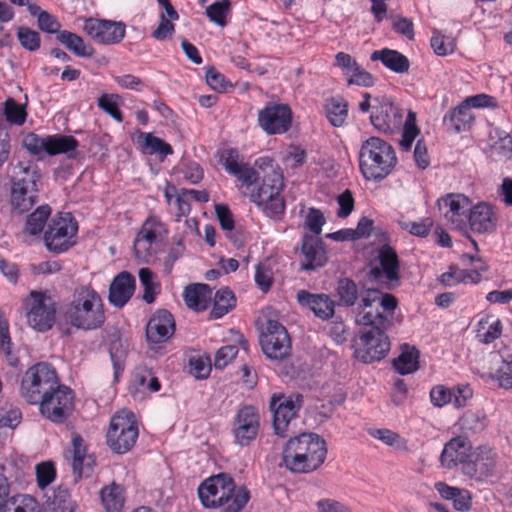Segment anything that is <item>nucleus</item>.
Wrapping results in <instances>:
<instances>
[{
  "instance_id": "nucleus-27",
  "label": "nucleus",
  "mask_w": 512,
  "mask_h": 512,
  "mask_svg": "<svg viewBox=\"0 0 512 512\" xmlns=\"http://www.w3.org/2000/svg\"><path fill=\"white\" fill-rule=\"evenodd\" d=\"M445 208L444 216L456 229L467 232V219L470 212V201L460 194H448L439 201Z\"/></svg>"
},
{
  "instance_id": "nucleus-60",
  "label": "nucleus",
  "mask_w": 512,
  "mask_h": 512,
  "mask_svg": "<svg viewBox=\"0 0 512 512\" xmlns=\"http://www.w3.org/2000/svg\"><path fill=\"white\" fill-rule=\"evenodd\" d=\"M498 139L492 145V152L500 159H509L512 156V137L504 131H497Z\"/></svg>"
},
{
  "instance_id": "nucleus-31",
  "label": "nucleus",
  "mask_w": 512,
  "mask_h": 512,
  "mask_svg": "<svg viewBox=\"0 0 512 512\" xmlns=\"http://www.w3.org/2000/svg\"><path fill=\"white\" fill-rule=\"evenodd\" d=\"M163 229L164 225L158 217L149 216L136 235L133 246L135 255L142 257L145 252H148Z\"/></svg>"
},
{
  "instance_id": "nucleus-10",
  "label": "nucleus",
  "mask_w": 512,
  "mask_h": 512,
  "mask_svg": "<svg viewBox=\"0 0 512 512\" xmlns=\"http://www.w3.org/2000/svg\"><path fill=\"white\" fill-rule=\"evenodd\" d=\"M23 147L29 154L42 157L44 154L55 156L66 154L69 159L76 157L79 146L78 140L71 135H46L40 136L34 132L28 133L22 141Z\"/></svg>"
},
{
  "instance_id": "nucleus-13",
  "label": "nucleus",
  "mask_w": 512,
  "mask_h": 512,
  "mask_svg": "<svg viewBox=\"0 0 512 512\" xmlns=\"http://www.w3.org/2000/svg\"><path fill=\"white\" fill-rule=\"evenodd\" d=\"M292 121L293 112L287 103L269 101L257 113L258 126L269 136L287 133Z\"/></svg>"
},
{
  "instance_id": "nucleus-28",
  "label": "nucleus",
  "mask_w": 512,
  "mask_h": 512,
  "mask_svg": "<svg viewBox=\"0 0 512 512\" xmlns=\"http://www.w3.org/2000/svg\"><path fill=\"white\" fill-rule=\"evenodd\" d=\"M297 301L300 306L310 309L321 320H328L334 316L335 302L327 294H313L300 290L297 292Z\"/></svg>"
},
{
  "instance_id": "nucleus-36",
  "label": "nucleus",
  "mask_w": 512,
  "mask_h": 512,
  "mask_svg": "<svg viewBox=\"0 0 512 512\" xmlns=\"http://www.w3.org/2000/svg\"><path fill=\"white\" fill-rule=\"evenodd\" d=\"M475 121V116L463 100L451 109L443 118L444 124H448L455 133L468 131Z\"/></svg>"
},
{
  "instance_id": "nucleus-38",
  "label": "nucleus",
  "mask_w": 512,
  "mask_h": 512,
  "mask_svg": "<svg viewBox=\"0 0 512 512\" xmlns=\"http://www.w3.org/2000/svg\"><path fill=\"white\" fill-rule=\"evenodd\" d=\"M461 436L468 438L469 436L480 434L485 430L488 424L486 414L481 411L467 410L458 420Z\"/></svg>"
},
{
  "instance_id": "nucleus-53",
  "label": "nucleus",
  "mask_w": 512,
  "mask_h": 512,
  "mask_svg": "<svg viewBox=\"0 0 512 512\" xmlns=\"http://www.w3.org/2000/svg\"><path fill=\"white\" fill-rule=\"evenodd\" d=\"M403 125V132H402V139L400 141V145L403 150L409 151L412 147V144L419 134V128L416 125V118L415 114L411 111H409L407 119L402 124Z\"/></svg>"
},
{
  "instance_id": "nucleus-57",
  "label": "nucleus",
  "mask_w": 512,
  "mask_h": 512,
  "mask_svg": "<svg viewBox=\"0 0 512 512\" xmlns=\"http://www.w3.org/2000/svg\"><path fill=\"white\" fill-rule=\"evenodd\" d=\"M388 18L392 22V29L399 35L406 37L409 40L414 39V24L410 18L402 15H395L390 13Z\"/></svg>"
},
{
  "instance_id": "nucleus-48",
  "label": "nucleus",
  "mask_w": 512,
  "mask_h": 512,
  "mask_svg": "<svg viewBox=\"0 0 512 512\" xmlns=\"http://www.w3.org/2000/svg\"><path fill=\"white\" fill-rule=\"evenodd\" d=\"M51 214L49 205H41L34 212H32L26 219L25 233L29 235L40 234Z\"/></svg>"
},
{
  "instance_id": "nucleus-39",
  "label": "nucleus",
  "mask_w": 512,
  "mask_h": 512,
  "mask_svg": "<svg viewBox=\"0 0 512 512\" xmlns=\"http://www.w3.org/2000/svg\"><path fill=\"white\" fill-rule=\"evenodd\" d=\"M100 498L106 512H121L125 504L126 491L123 485L112 482L100 490Z\"/></svg>"
},
{
  "instance_id": "nucleus-22",
  "label": "nucleus",
  "mask_w": 512,
  "mask_h": 512,
  "mask_svg": "<svg viewBox=\"0 0 512 512\" xmlns=\"http://www.w3.org/2000/svg\"><path fill=\"white\" fill-rule=\"evenodd\" d=\"M219 163L224 170L235 177L242 186L249 189L257 180V170L243 162L236 148H227L220 152Z\"/></svg>"
},
{
  "instance_id": "nucleus-30",
  "label": "nucleus",
  "mask_w": 512,
  "mask_h": 512,
  "mask_svg": "<svg viewBox=\"0 0 512 512\" xmlns=\"http://www.w3.org/2000/svg\"><path fill=\"white\" fill-rule=\"evenodd\" d=\"M41 179L42 173L39 166L31 160H23L13 166L10 186L39 188Z\"/></svg>"
},
{
  "instance_id": "nucleus-47",
  "label": "nucleus",
  "mask_w": 512,
  "mask_h": 512,
  "mask_svg": "<svg viewBox=\"0 0 512 512\" xmlns=\"http://www.w3.org/2000/svg\"><path fill=\"white\" fill-rule=\"evenodd\" d=\"M140 283L143 287L142 299L151 304L155 301L157 295L160 293L161 285L156 280V275L151 269L144 267L138 272Z\"/></svg>"
},
{
  "instance_id": "nucleus-33",
  "label": "nucleus",
  "mask_w": 512,
  "mask_h": 512,
  "mask_svg": "<svg viewBox=\"0 0 512 512\" xmlns=\"http://www.w3.org/2000/svg\"><path fill=\"white\" fill-rule=\"evenodd\" d=\"M370 60L373 62L380 61L387 69L397 74L407 73L410 68L407 56L394 49L375 50L371 53Z\"/></svg>"
},
{
  "instance_id": "nucleus-5",
  "label": "nucleus",
  "mask_w": 512,
  "mask_h": 512,
  "mask_svg": "<svg viewBox=\"0 0 512 512\" xmlns=\"http://www.w3.org/2000/svg\"><path fill=\"white\" fill-rule=\"evenodd\" d=\"M357 322L364 326V330L356 343L355 356L363 363L380 361L390 351V340L386 334L391 325L390 319L376 308L375 312L359 315Z\"/></svg>"
},
{
  "instance_id": "nucleus-42",
  "label": "nucleus",
  "mask_w": 512,
  "mask_h": 512,
  "mask_svg": "<svg viewBox=\"0 0 512 512\" xmlns=\"http://www.w3.org/2000/svg\"><path fill=\"white\" fill-rule=\"evenodd\" d=\"M59 43L65 46L78 57H92L95 50L92 45L85 43L84 39L76 33L68 30H62L56 35Z\"/></svg>"
},
{
  "instance_id": "nucleus-12",
  "label": "nucleus",
  "mask_w": 512,
  "mask_h": 512,
  "mask_svg": "<svg viewBox=\"0 0 512 512\" xmlns=\"http://www.w3.org/2000/svg\"><path fill=\"white\" fill-rule=\"evenodd\" d=\"M74 399V391L60 382L36 405L45 419L54 424H63L74 410Z\"/></svg>"
},
{
  "instance_id": "nucleus-1",
  "label": "nucleus",
  "mask_w": 512,
  "mask_h": 512,
  "mask_svg": "<svg viewBox=\"0 0 512 512\" xmlns=\"http://www.w3.org/2000/svg\"><path fill=\"white\" fill-rule=\"evenodd\" d=\"M257 180L247 189L251 202L268 217L280 219L285 213V200L282 196L284 187L280 168L271 157H259L255 161Z\"/></svg>"
},
{
  "instance_id": "nucleus-55",
  "label": "nucleus",
  "mask_w": 512,
  "mask_h": 512,
  "mask_svg": "<svg viewBox=\"0 0 512 512\" xmlns=\"http://www.w3.org/2000/svg\"><path fill=\"white\" fill-rule=\"evenodd\" d=\"M117 94H102L97 101L98 107L105 113L110 115L114 120L121 123L123 121V114L119 109Z\"/></svg>"
},
{
  "instance_id": "nucleus-34",
  "label": "nucleus",
  "mask_w": 512,
  "mask_h": 512,
  "mask_svg": "<svg viewBox=\"0 0 512 512\" xmlns=\"http://www.w3.org/2000/svg\"><path fill=\"white\" fill-rule=\"evenodd\" d=\"M183 298L188 308L202 312L208 308L212 299V290L207 284H190L185 288Z\"/></svg>"
},
{
  "instance_id": "nucleus-29",
  "label": "nucleus",
  "mask_w": 512,
  "mask_h": 512,
  "mask_svg": "<svg viewBox=\"0 0 512 512\" xmlns=\"http://www.w3.org/2000/svg\"><path fill=\"white\" fill-rule=\"evenodd\" d=\"M135 277L127 271L117 274L109 286L108 300L115 307L122 308L133 296Z\"/></svg>"
},
{
  "instance_id": "nucleus-35",
  "label": "nucleus",
  "mask_w": 512,
  "mask_h": 512,
  "mask_svg": "<svg viewBox=\"0 0 512 512\" xmlns=\"http://www.w3.org/2000/svg\"><path fill=\"white\" fill-rule=\"evenodd\" d=\"M476 339L483 344H491L497 340L503 332V323L493 314L481 316L476 324Z\"/></svg>"
},
{
  "instance_id": "nucleus-23",
  "label": "nucleus",
  "mask_w": 512,
  "mask_h": 512,
  "mask_svg": "<svg viewBox=\"0 0 512 512\" xmlns=\"http://www.w3.org/2000/svg\"><path fill=\"white\" fill-rule=\"evenodd\" d=\"M403 110L390 99L384 98L374 108L370 119L379 132L391 134L400 129L403 124Z\"/></svg>"
},
{
  "instance_id": "nucleus-3",
  "label": "nucleus",
  "mask_w": 512,
  "mask_h": 512,
  "mask_svg": "<svg viewBox=\"0 0 512 512\" xmlns=\"http://www.w3.org/2000/svg\"><path fill=\"white\" fill-rule=\"evenodd\" d=\"M327 444L316 433L291 437L282 450V462L292 473L308 474L318 470L327 457Z\"/></svg>"
},
{
  "instance_id": "nucleus-58",
  "label": "nucleus",
  "mask_w": 512,
  "mask_h": 512,
  "mask_svg": "<svg viewBox=\"0 0 512 512\" xmlns=\"http://www.w3.org/2000/svg\"><path fill=\"white\" fill-rule=\"evenodd\" d=\"M326 220L323 213L317 208H309L305 217L303 227L309 230L313 236H319L322 232V227Z\"/></svg>"
},
{
  "instance_id": "nucleus-16",
  "label": "nucleus",
  "mask_w": 512,
  "mask_h": 512,
  "mask_svg": "<svg viewBox=\"0 0 512 512\" xmlns=\"http://www.w3.org/2000/svg\"><path fill=\"white\" fill-rule=\"evenodd\" d=\"M82 30L91 40L102 45L118 44L126 34V26L123 22L93 17L83 19Z\"/></svg>"
},
{
  "instance_id": "nucleus-45",
  "label": "nucleus",
  "mask_w": 512,
  "mask_h": 512,
  "mask_svg": "<svg viewBox=\"0 0 512 512\" xmlns=\"http://www.w3.org/2000/svg\"><path fill=\"white\" fill-rule=\"evenodd\" d=\"M236 306V298L228 287L220 288L214 295L210 319H220Z\"/></svg>"
},
{
  "instance_id": "nucleus-62",
  "label": "nucleus",
  "mask_w": 512,
  "mask_h": 512,
  "mask_svg": "<svg viewBox=\"0 0 512 512\" xmlns=\"http://www.w3.org/2000/svg\"><path fill=\"white\" fill-rule=\"evenodd\" d=\"M189 372L197 379H206L211 372L209 357H191L189 360Z\"/></svg>"
},
{
  "instance_id": "nucleus-17",
  "label": "nucleus",
  "mask_w": 512,
  "mask_h": 512,
  "mask_svg": "<svg viewBox=\"0 0 512 512\" xmlns=\"http://www.w3.org/2000/svg\"><path fill=\"white\" fill-rule=\"evenodd\" d=\"M260 427V415L257 408L244 405L237 411L232 422L234 441L240 446H248L256 439Z\"/></svg>"
},
{
  "instance_id": "nucleus-7",
  "label": "nucleus",
  "mask_w": 512,
  "mask_h": 512,
  "mask_svg": "<svg viewBox=\"0 0 512 512\" xmlns=\"http://www.w3.org/2000/svg\"><path fill=\"white\" fill-rule=\"evenodd\" d=\"M60 382L58 373L51 363L38 362L22 375L19 392L28 404L36 405Z\"/></svg>"
},
{
  "instance_id": "nucleus-52",
  "label": "nucleus",
  "mask_w": 512,
  "mask_h": 512,
  "mask_svg": "<svg viewBox=\"0 0 512 512\" xmlns=\"http://www.w3.org/2000/svg\"><path fill=\"white\" fill-rule=\"evenodd\" d=\"M230 5L229 0L213 2L206 8V15L211 22L220 27H224L227 24L226 18L230 10Z\"/></svg>"
},
{
  "instance_id": "nucleus-20",
  "label": "nucleus",
  "mask_w": 512,
  "mask_h": 512,
  "mask_svg": "<svg viewBox=\"0 0 512 512\" xmlns=\"http://www.w3.org/2000/svg\"><path fill=\"white\" fill-rule=\"evenodd\" d=\"M328 253L324 241L305 233L301 238L299 266L303 271H314L326 265Z\"/></svg>"
},
{
  "instance_id": "nucleus-32",
  "label": "nucleus",
  "mask_w": 512,
  "mask_h": 512,
  "mask_svg": "<svg viewBox=\"0 0 512 512\" xmlns=\"http://www.w3.org/2000/svg\"><path fill=\"white\" fill-rule=\"evenodd\" d=\"M161 383L151 368L145 365L137 366L132 374L130 390L135 397L138 392L155 393L160 391Z\"/></svg>"
},
{
  "instance_id": "nucleus-4",
  "label": "nucleus",
  "mask_w": 512,
  "mask_h": 512,
  "mask_svg": "<svg viewBox=\"0 0 512 512\" xmlns=\"http://www.w3.org/2000/svg\"><path fill=\"white\" fill-rule=\"evenodd\" d=\"M197 492L205 508H219L220 512H240L250 499L249 490L245 486L237 487L234 479L225 473L205 479Z\"/></svg>"
},
{
  "instance_id": "nucleus-14",
  "label": "nucleus",
  "mask_w": 512,
  "mask_h": 512,
  "mask_svg": "<svg viewBox=\"0 0 512 512\" xmlns=\"http://www.w3.org/2000/svg\"><path fill=\"white\" fill-rule=\"evenodd\" d=\"M303 404L301 394L288 396L274 394L270 401V409L273 412V427L275 433L281 437H287L291 422L296 419Z\"/></svg>"
},
{
  "instance_id": "nucleus-18",
  "label": "nucleus",
  "mask_w": 512,
  "mask_h": 512,
  "mask_svg": "<svg viewBox=\"0 0 512 512\" xmlns=\"http://www.w3.org/2000/svg\"><path fill=\"white\" fill-rule=\"evenodd\" d=\"M497 464L496 452L488 446L476 447L464 464L463 474L478 482L491 477Z\"/></svg>"
},
{
  "instance_id": "nucleus-15",
  "label": "nucleus",
  "mask_w": 512,
  "mask_h": 512,
  "mask_svg": "<svg viewBox=\"0 0 512 512\" xmlns=\"http://www.w3.org/2000/svg\"><path fill=\"white\" fill-rule=\"evenodd\" d=\"M263 353L270 359L282 360L290 355L291 339L286 328L276 320H268L260 335Z\"/></svg>"
},
{
  "instance_id": "nucleus-21",
  "label": "nucleus",
  "mask_w": 512,
  "mask_h": 512,
  "mask_svg": "<svg viewBox=\"0 0 512 512\" xmlns=\"http://www.w3.org/2000/svg\"><path fill=\"white\" fill-rule=\"evenodd\" d=\"M377 260L379 266L371 267L370 275L375 280L384 278L385 282L389 284V288L398 285L401 274L400 260L396 250L389 244H383L378 249Z\"/></svg>"
},
{
  "instance_id": "nucleus-9",
  "label": "nucleus",
  "mask_w": 512,
  "mask_h": 512,
  "mask_svg": "<svg viewBox=\"0 0 512 512\" xmlns=\"http://www.w3.org/2000/svg\"><path fill=\"white\" fill-rule=\"evenodd\" d=\"M27 322L39 332L50 330L56 321L57 302L47 291H30L23 301Z\"/></svg>"
},
{
  "instance_id": "nucleus-2",
  "label": "nucleus",
  "mask_w": 512,
  "mask_h": 512,
  "mask_svg": "<svg viewBox=\"0 0 512 512\" xmlns=\"http://www.w3.org/2000/svg\"><path fill=\"white\" fill-rule=\"evenodd\" d=\"M63 316L76 329H100L106 322L104 300L91 284L79 285L74 288L71 299L65 304Z\"/></svg>"
},
{
  "instance_id": "nucleus-54",
  "label": "nucleus",
  "mask_w": 512,
  "mask_h": 512,
  "mask_svg": "<svg viewBox=\"0 0 512 512\" xmlns=\"http://www.w3.org/2000/svg\"><path fill=\"white\" fill-rule=\"evenodd\" d=\"M337 293L340 302L347 306H353L358 299L357 286L351 279L344 278L339 281Z\"/></svg>"
},
{
  "instance_id": "nucleus-49",
  "label": "nucleus",
  "mask_w": 512,
  "mask_h": 512,
  "mask_svg": "<svg viewBox=\"0 0 512 512\" xmlns=\"http://www.w3.org/2000/svg\"><path fill=\"white\" fill-rule=\"evenodd\" d=\"M3 114L11 125L21 126L27 118L25 105L18 103L14 98L8 97L4 102Z\"/></svg>"
},
{
  "instance_id": "nucleus-51",
  "label": "nucleus",
  "mask_w": 512,
  "mask_h": 512,
  "mask_svg": "<svg viewBox=\"0 0 512 512\" xmlns=\"http://www.w3.org/2000/svg\"><path fill=\"white\" fill-rule=\"evenodd\" d=\"M370 435L397 450H407V441L390 429H374L370 431Z\"/></svg>"
},
{
  "instance_id": "nucleus-37",
  "label": "nucleus",
  "mask_w": 512,
  "mask_h": 512,
  "mask_svg": "<svg viewBox=\"0 0 512 512\" xmlns=\"http://www.w3.org/2000/svg\"><path fill=\"white\" fill-rule=\"evenodd\" d=\"M378 303L384 310L393 312L398 305L397 298L390 294H381L376 289H368L362 295L360 299L359 309H362L359 315L364 312L372 311L373 305Z\"/></svg>"
},
{
  "instance_id": "nucleus-43",
  "label": "nucleus",
  "mask_w": 512,
  "mask_h": 512,
  "mask_svg": "<svg viewBox=\"0 0 512 512\" xmlns=\"http://www.w3.org/2000/svg\"><path fill=\"white\" fill-rule=\"evenodd\" d=\"M419 357L416 347L404 344L399 356L393 360V368L401 375L414 373L419 369Z\"/></svg>"
},
{
  "instance_id": "nucleus-41",
  "label": "nucleus",
  "mask_w": 512,
  "mask_h": 512,
  "mask_svg": "<svg viewBox=\"0 0 512 512\" xmlns=\"http://www.w3.org/2000/svg\"><path fill=\"white\" fill-rule=\"evenodd\" d=\"M39 188L11 187L10 203L19 213L29 211L38 201Z\"/></svg>"
},
{
  "instance_id": "nucleus-26",
  "label": "nucleus",
  "mask_w": 512,
  "mask_h": 512,
  "mask_svg": "<svg viewBox=\"0 0 512 512\" xmlns=\"http://www.w3.org/2000/svg\"><path fill=\"white\" fill-rule=\"evenodd\" d=\"M175 332V320L166 309L157 310L149 319L145 334L150 344H159L169 340Z\"/></svg>"
},
{
  "instance_id": "nucleus-11",
  "label": "nucleus",
  "mask_w": 512,
  "mask_h": 512,
  "mask_svg": "<svg viewBox=\"0 0 512 512\" xmlns=\"http://www.w3.org/2000/svg\"><path fill=\"white\" fill-rule=\"evenodd\" d=\"M78 223L71 213H58L50 220L44 232V243L50 252H66L76 243Z\"/></svg>"
},
{
  "instance_id": "nucleus-8",
  "label": "nucleus",
  "mask_w": 512,
  "mask_h": 512,
  "mask_svg": "<svg viewBox=\"0 0 512 512\" xmlns=\"http://www.w3.org/2000/svg\"><path fill=\"white\" fill-rule=\"evenodd\" d=\"M138 437V422L132 411L123 409L111 417L105 438L106 445L113 453H128L135 446Z\"/></svg>"
},
{
  "instance_id": "nucleus-44",
  "label": "nucleus",
  "mask_w": 512,
  "mask_h": 512,
  "mask_svg": "<svg viewBox=\"0 0 512 512\" xmlns=\"http://www.w3.org/2000/svg\"><path fill=\"white\" fill-rule=\"evenodd\" d=\"M325 114L334 127H341L348 117V103L342 96H332L325 101Z\"/></svg>"
},
{
  "instance_id": "nucleus-46",
  "label": "nucleus",
  "mask_w": 512,
  "mask_h": 512,
  "mask_svg": "<svg viewBox=\"0 0 512 512\" xmlns=\"http://www.w3.org/2000/svg\"><path fill=\"white\" fill-rule=\"evenodd\" d=\"M500 358L501 361L495 370L493 380L500 388L510 390L512 389V351L501 352Z\"/></svg>"
},
{
  "instance_id": "nucleus-59",
  "label": "nucleus",
  "mask_w": 512,
  "mask_h": 512,
  "mask_svg": "<svg viewBox=\"0 0 512 512\" xmlns=\"http://www.w3.org/2000/svg\"><path fill=\"white\" fill-rule=\"evenodd\" d=\"M35 470L39 488L44 489L55 480L56 469L52 462H41L36 465Z\"/></svg>"
},
{
  "instance_id": "nucleus-19",
  "label": "nucleus",
  "mask_w": 512,
  "mask_h": 512,
  "mask_svg": "<svg viewBox=\"0 0 512 512\" xmlns=\"http://www.w3.org/2000/svg\"><path fill=\"white\" fill-rule=\"evenodd\" d=\"M64 456L69 461L76 480L83 475L89 476L96 465L95 456L88 453V446L78 433L72 434L70 447L65 450Z\"/></svg>"
},
{
  "instance_id": "nucleus-40",
  "label": "nucleus",
  "mask_w": 512,
  "mask_h": 512,
  "mask_svg": "<svg viewBox=\"0 0 512 512\" xmlns=\"http://www.w3.org/2000/svg\"><path fill=\"white\" fill-rule=\"evenodd\" d=\"M137 145L142 152L149 155L157 154L165 158L173 154V148L169 143L150 132L139 131Z\"/></svg>"
},
{
  "instance_id": "nucleus-56",
  "label": "nucleus",
  "mask_w": 512,
  "mask_h": 512,
  "mask_svg": "<svg viewBox=\"0 0 512 512\" xmlns=\"http://www.w3.org/2000/svg\"><path fill=\"white\" fill-rule=\"evenodd\" d=\"M109 355L113 365L114 380L117 382L119 376L122 374L125 368V356L126 353L122 348L120 341H114L111 343L109 348Z\"/></svg>"
},
{
  "instance_id": "nucleus-61",
  "label": "nucleus",
  "mask_w": 512,
  "mask_h": 512,
  "mask_svg": "<svg viewBox=\"0 0 512 512\" xmlns=\"http://www.w3.org/2000/svg\"><path fill=\"white\" fill-rule=\"evenodd\" d=\"M429 397L434 407L442 408L452 402L453 391L445 385H435L431 388Z\"/></svg>"
},
{
  "instance_id": "nucleus-50",
  "label": "nucleus",
  "mask_w": 512,
  "mask_h": 512,
  "mask_svg": "<svg viewBox=\"0 0 512 512\" xmlns=\"http://www.w3.org/2000/svg\"><path fill=\"white\" fill-rule=\"evenodd\" d=\"M16 36L21 47L29 52H35L41 46L40 34L27 26L18 27Z\"/></svg>"
},
{
  "instance_id": "nucleus-64",
  "label": "nucleus",
  "mask_w": 512,
  "mask_h": 512,
  "mask_svg": "<svg viewBox=\"0 0 512 512\" xmlns=\"http://www.w3.org/2000/svg\"><path fill=\"white\" fill-rule=\"evenodd\" d=\"M205 78L206 83L215 91L224 92L228 87H232L226 77L213 66L206 68Z\"/></svg>"
},
{
  "instance_id": "nucleus-25",
  "label": "nucleus",
  "mask_w": 512,
  "mask_h": 512,
  "mask_svg": "<svg viewBox=\"0 0 512 512\" xmlns=\"http://www.w3.org/2000/svg\"><path fill=\"white\" fill-rule=\"evenodd\" d=\"M473 447L471 441L463 436H456L450 439L445 445L440 455V463L446 469H453L461 465L462 471L464 464L469 460Z\"/></svg>"
},
{
  "instance_id": "nucleus-6",
  "label": "nucleus",
  "mask_w": 512,
  "mask_h": 512,
  "mask_svg": "<svg viewBox=\"0 0 512 512\" xmlns=\"http://www.w3.org/2000/svg\"><path fill=\"white\" fill-rule=\"evenodd\" d=\"M396 164L395 150L387 141L373 136L363 142L359 153V167L366 180H383Z\"/></svg>"
},
{
  "instance_id": "nucleus-63",
  "label": "nucleus",
  "mask_w": 512,
  "mask_h": 512,
  "mask_svg": "<svg viewBox=\"0 0 512 512\" xmlns=\"http://www.w3.org/2000/svg\"><path fill=\"white\" fill-rule=\"evenodd\" d=\"M255 282L256 285L259 287V289L266 293L270 290L274 278H273V271L269 267V265L265 263H259L256 266L255 270Z\"/></svg>"
},
{
  "instance_id": "nucleus-24",
  "label": "nucleus",
  "mask_w": 512,
  "mask_h": 512,
  "mask_svg": "<svg viewBox=\"0 0 512 512\" xmlns=\"http://www.w3.org/2000/svg\"><path fill=\"white\" fill-rule=\"evenodd\" d=\"M498 214L494 206L487 202H479L471 206L467 219V231L477 234L493 233L498 224Z\"/></svg>"
}]
</instances>
